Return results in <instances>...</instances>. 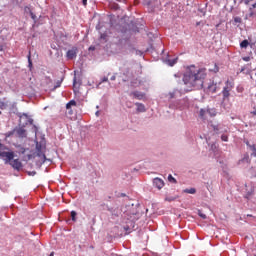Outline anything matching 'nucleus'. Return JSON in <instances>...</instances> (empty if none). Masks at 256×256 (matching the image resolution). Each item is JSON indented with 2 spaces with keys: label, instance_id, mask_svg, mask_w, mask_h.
Here are the masks:
<instances>
[{
  "label": "nucleus",
  "instance_id": "obj_1",
  "mask_svg": "<svg viewBox=\"0 0 256 256\" xmlns=\"http://www.w3.org/2000/svg\"><path fill=\"white\" fill-rule=\"evenodd\" d=\"M207 77V69L195 65L188 66L183 75V83L190 89H203V83Z\"/></svg>",
  "mask_w": 256,
  "mask_h": 256
},
{
  "label": "nucleus",
  "instance_id": "obj_2",
  "mask_svg": "<svg viewBox=\"0 0 256 256\" xmlns=\"http://www.w3.org/2000/svg\"><path fill=\"white\" fill-rule=\"evenodd\" d=\"M45 144L43 142H36V157L38 160L36 161L37 167H41L45 161H49L47 156H45Z\"/></svg>",
  "mask_w": 256,
  "mask_h": 256
},
{
  "label": "nucleus",
  "instance_id": "obj_3",
  "mask_svg": "<svg viewBox=\"0 0 256 256\" xmlns=\"http://www.w3.org/2000/svg\"><path fill=\"white\" fill-rule=\"evenodd\" d=\"M235 84L229 80L226 81L225 87L222 90V105L229 102V97H231V91H233Z\"/></svg>",
  "mask_w": 256,
  "mask_h": 256
},
{
  "label": "nucleus",
  "instance_id": "obj_4",
  "mask_svg": "<svg viewBox=\"0 0 256 256\" xmlns=\"http://www.w3.org/2000/svg\"><path fill=\"white\" fill-rule=\"evenodd\" d=\"M217 110L215 108H202L199 112L200 119H207L208 117H215Z\"/></svg>",
  "mask_w": 256,
  "mask_h": 256
},
{
  "label": "nucleus",
  "instance_id": "obj_5",
  "mask_svg": "<svg viewBox=\"0 0 256 256\" xmlns=\"http://www.w3.org/2000/svg\"><path fill=\"white\" fill-rule=\"evenodd\" d=\"M19 125L25 127L26 125H33V119L27 113H18Z\"/></svg>",
  "mask_w": 256,
  "mask_h": 256
},
{
  "label": "nucleus",
  "instance_id": "obj_6",
  "mask_svg": "<svg viewBox=\"0 0 256 256\" xmlns=\"http://www.w3.org/2000/svg\"><path fill=\"white\" fill-rule=\"evenodd\" d=\"M0 159H3L5 165H9L15 159V152H0Z\"/></svg>",
  "mask_w": 256,
  "mask_h": 256
},
{
  "label": "nucleus",
  "instance_id": "obj_7",
  "mask_svg": "<svg viewBox=\"0 0 256 256\" xmlns=\"http://www.w3.org/2000/svg\"><path fill=\"white\" fill-rule=\"evenodd\" d=\"M14 131H15V137H18L19 139L27 138V130H25V126L15 127Z\"/></svg>",
  "mask_w": 256,
  "mask_h": 256
},
{
  "label": "nucleus",
  "instance_id": "obj_8",
  "mask_svg": "<svg viewBox=\"0 0 256 256\" xmlns=\"http://www.w3.org/2000/svg\"><path fill=\"white\" fill-rule=\"evenodd\" d=\"M213 130L215 131V133L218 134H223V133H227V131H229V128L227 126H223L221 124L219 125H212Z\"/></svg>",
  "mask_w": 256,
  "mask_h": 256
},
{
  "label": "nucleus",
  "instance_id": "obj_9",
  "mask_svg": "<svg viewBox=\"0 0 256 256\" xmlns=\"http://www.w3.org/2000/svg\"><path fill=\"white\" fill-rule=\"evenodd\" d=\"M9 165H11V167H13L15 171H21V169H23V164L21 163V161H19V159L13 158Z\"/></svg>",
  "mask_w": 256,
  "mask_h": 256
},
{
  "label": "nucleus",
  "instance_id": "obj_10",
  "mask_svg": "<svg viewBox=\"0 0 256 256\" xmlns=\"http://www.w3.org/2000/svg\"><path fill=\"white\" fill-rule=\"evenodd\" d=\"M77 51V47H73L70 50H68L66 53L67 59H75L77 57Z\"/></svg>",
  "mask_w": 256,
  "mask_h": 256
},
{
  "label": "nucleus",
  "instance_id": "obj_11",
  "mask_svg": "<svg viewBox=\"0 0 256 256\" xmlns=\"http://www.w3.org/2000/svg\"><path fill=\"white\" fill-rule=\"evenodd\" d=\"M153 185L156 187V189H163V187H165V182L161 178H154Z\"/></svg>",
  "mask_w": 256,
  "mask_h": 256
},
{
  "label": "nucleus",
  "instance_id": "obj_12",
  "mask_svg": "<svg viewBox=\"0 0 256 256\" xmlns=\"http://www.w3.org/2000/svg\"><path fill=\"white\" fill-rule=\"evenodd\" d=\"M218 87H219V84H217V83H215V82H210V83L208 84L207 89H208V91H209L210 93H216Z\"/></svg>",
  "mask_w": 256,
  "mask_h": 256
},
{
  "label": "nucleus",
  "instance_id": "obj_13",
  "mask_svg": "<svg viewBox=\"0 0 256 256\" xmlns=\"http://www.w3.org/2000/svg\"><path fill=\"white\" fill-rule=\"evenodd\" d=\"M181 95V92L177 89H174L173 91L169 92L167 97L168 99H176V97H179Z\"/></svg>",
  "mask_w": 256,
  "mask_h": 256
},
{
  "label": "nucleus",
  "instance_id": "obj_14",
  "mask_svg": "<svg viewBox=\"0 0 256 256\" xmlns=\"http://www.w3.org/2000/svg\"><path fill=\"white\" fill-rule=\"evenodd\" d=\"M126 210H122L123 213H126V215H135V211H133L134 204H128Z\"/></svg>",
  "mask_w": 256,
  "mask_h": 256
},
{
  "label": "nucleus",
  "instance_id": "obj_15",
  "mask_svg": "<svg viewBox=\"0 0 256 256\" xmlns=\"http://www.w3.org/2000/svg\"><path fill=\"white\" fill-rule=\"evenodd\" d=\"M5 49H7V42L5 41V38L0 37V53L5 52Z\"/></svg>",
  "mask_w": 256,
  "mask_h": 256
},
{
  "label": "nucleus",
  "instance_id": "obj_16",
  "mask_svg": "<svg viewBox=\"0 0 256 256\" xmlns=\"http://www.w3.org/2000/svg\"><path fill=\"white\" fill-rule=\"evenodd\" d=\"M136 107H137V111L139 113H145L146 109H145V105L139 102L135 103Z\"/></svg>",
  "mask_w": 256,
  "mask_h": 256
},
{
  "label": "nucleus",
  "instance_id": "obj_17",
  "mask_svg": "<svg viewBox=\"0 0 256 256\" xmlns=\"http://www.w3.org/2000/svg\"><path fill=\"white\" fill-rule=\"evenodd\" d=\"M132 95L135 97V99H139L140 101L143 99V97H145V94L139 91L133 92Z\"/></svg>",
  "mask_w": 256,
  "mask_h": 256
},
{
  "label": "nucleus",
  "instance_id": "obj_18",
  "mask_svg": "<svg viewBox=\"0 0 256 256\" xmlns=\"http://www.w3.org/2000/svg\"><path fill=\"white\" fill-rule=\"evenodd\" d=\"M247 147H249L250 151H252V156L256 157V145L255 144H249V142L246 143Z\"/></svg>",
  "mask_w": 256,
  "mask_h": 256
},
{
  "label": "nucleus",
  "instance_id": "obj_19",
  "mask_svg": "<svg viewBox=\"0 0 256 256\" xmlns=\"http://www.w3.org/2000/svg\"><path fill=\"white\" fill-rule=\"evenodd\" d=\"M249 17H255L256 15V3L252 4V6L249 8Z\"/></svg>",
  "mask_w": 256,
  "mask_h": 256
},
{
  "label": "nucleus",
  "instance_id": "obj_20",
  "mask_svg": "<svg viewBox=\"0 0 256 256\" xmlns=\"http://www.w3.org/2000/svg\"><path fill=\"white\" fill-rule=\"evenodd\" d=\"M109 41V35L107 33L100 34V43H107Z\"/></svg>",
  "mask_w": 256,
  "mask_h": 256
},
{
  "label": "nucleus",
  "instance_id": "obj_21",
  "mask_svg": "<svg viewBox=\"0 0 256 256\" xmlns=\"http://www.w3.org/2000/svg\"><path fill=\"white\" fill-rule=\"evenodd\" d=\"M77 106V102L75 100H71L66 104V109H71V107H76Z\"/></svg>",
  "mask_w": 256,
  "mask_h": 256
},
{
  "label": "nucleus",
  "instance_id": "obj_22",
  "mask_svg": "<svg viewBox=\"0 0 256 256\" xmlns=\"http://www.w3.org/2000/svg\"><path fill=\"white\" fill-rule=\"evenodd\" d=\"M169 109H179V101L171 102L169 104Z\"/></svg>",
  "mask_w": 256,
  "mask_h": 256
},
{
  "label": "nucleus",
  "instance_id": "obj_23",
  "mask_svg": "<svg viewBox=\"0 0 256 256\" xmlns=\"http://www.w3.org/2000/svg\"><path fill=\"white\" fill-rule=\"evenodd\" d=\"M184 193H188L190 195H195V193H197V190L195 188H186L184 190Z\"/></svg>",
  "mask_w": 256,
  "mask_h": 256
},
{
  "label": "nucleus",
  "instance_id": "obj_24",
  "mask_svg": "<svg viewBox=\"0 0 256 256\" xmlns=\"http://www.w3.org/2000/svg\"><path fill=\"white\" fill-rule=\"evenodd\" d=\"M240 47H241V49H247V47H249V41L248 40H243L240 43Z\"/></svg>",
  "mask_w": 256,
  "mask_h": 256
},
{
  "label": "nucleus",
  "instance_id": "obj_25",
  "mask_svg": "<svg viewBox=\"0 0 256 256\" xmlns=\"http://www.w3.org/2000/svg\"><path fill=\"white\" fill-rule=\"evenodd\" d=\"M33 11L31 10V6H25L24 7V14L25 15H31Z\"/></svg>",
  "mask_w": 256,
  "mask_h": 256
},
{
  "label": "nucleus",
  "instance_id": "obj_26",
  "mask_svg": "<svg viewBox=\"0 0 256 256\" xmlns=\"http://www.w3.org/2000/svg\"><path fill=\"white\" fill-rule=\"evenodd\" d=\"M167 64L170 66V67H173V65H175L177 63V58H174V59H168L166 60Z\"/></svg>",
  "mask_w": 256,
  "mask_h": 256
},
{
  "label": "nucleus",
  "instance_id": "obj_27",
  "mask_svg": "<svg viewBox=\"0 0 256 256\" xmlns=\"http://www.w3.org/2000/svg\"><path fill=\"white\" fill-rule=\"evenodd\" d=\"M108 211L112 214V215H119V209H114V208H108Z\"/></svg>",
  "mask_w": 256,
  "mask_h": 256
},
{
  "label": "nucleus",
  "instance_id": "obj_28",
  "mask_svg": "<svg viewBox=\"0 0 256 256\" xmlns=\"http://www.w3.org/2000/svg\"><path fill=\"white\" fill-rule=\"evenodd\" d=\"M4 135L6 138L13 137L15 135V128L12 131L6 132Z\"/></svg>",
  "mask_w": 256,
  "mask_h": 256
},
{
  "label": "nucleus",
  "instance_id": "obj_29",
  "mask_svg": "<svg viewBox=\"0 0 256 256\" xmlns=\"http://www.w3.org/2000/svg\"><path fill=\"white\" fill-rule=\"evenodd\" d=\"M107 81H109V78H107V77L102 78V80L99 82V84H97L96 89H99L101 83H107Z\"/></svg>",
  "mask_w": 256,
  "mask_h": 256
},
{
  "label": "nucleus",
  "instance_id": "obj_30",
  "mask_svg": "<svg viewBox=\"0 0 256 256\" xmlns=\"http://www.w3.org/2000/svg\"><path fill=\"white\" fill-rule=\"evenodd\" d=\"M209 71H213V73H218L219 72V66H217V64H214L213 68H210Z\"/></svg>",
  "mask_w": 256,
  "mask_h": 256
},
{
  "label": "nucleus",
  "instance_id": "obj_31",
  "mask_svg": "<svg viewBox=\"0 0 256 256\" xmlns=\"http://www.w3.org/2000/svg\"><path fill=\"white\" fill-rule=\"evenodd\" d=\"M221 140L224 141L225 143H227V141H229V136H227V134L223 133L221 135Z\"/></svg>",
  "mask_w": 256,
  "mask_h": 256
},
{
  "label": "nucleus",
  "instance_id": "obj_32",
  "mask_svg": "<svg viewBox=\"0 0 256 256\" xmlns=\"http://www.w3.org/2000/svg\"><path fill=\"white\" fill-rule=\"evenodd\" d=\"M250 175H251V177H255L256 178V166L251 168Z\"/></svg>",
  "mask_w": 256,
  "mask_h": 256
},
{
  "label": "nucleus",
  "instance_id": "obj_33",
  "mask_svg": "<svg viewBox=\"0 0 256 256\" xmlns=\"http://www.w3.org/2000/svg\"><path fill=\"white\" fill-rule=\"evenodd\" d=\"M168 181H170V183H177V180L171 174L168 175Z\"/></svg>",
  "mask_w": 256,
  "mask_h": 256
},
{
  "label": "nucleus",
  "instance_id": "obj_34",
  "mask_svg": "<svg viewBox=\"0 0 256 256\" xmlns=\"http://www.w3.org/2000/svg\"><path fill=\"white\" fill-rule=\"evenodd\" d=\"M71 217H72V221H77V212H75L74 210L71 211Z\"/></svg>",
  "mask_w": 256,
  "mask_h": 256
},
{
  "label": "nucleus",
  "instance_id": "obj_35",
  "mask_svg": "<svg viewBox=\"0 0 256 256\" xmlns=\"http://www.w3.org/2000/svg\"><path fill=\"white\" fill-rule=\"evenodd\" d=\"M28 67L31 69L33 67V62H31V54L28 55Z\"/></svg>",
  "mask_w": 256,
  "mask_h": 256
},
{
  "label": "nucleus",
  "instance_id": "obj_36",
  "mask_svg": "<svg viewBox=\"0 0 256 256\" xmlns=\"http://www.w3.org/2000/svg\"><path fill=\"white\" fill-rule=\"evenodd\" d=\"M45 81H46V85L49 87V85H51V77H45Z\"/></svg>",
  "mask_w": 256,
  "mask_h": 256
},
{
  "label": "nucleus",
  "instance_id": "obj_37",
  "mask_svg": "<svg viewBox=\"0 0 256 256\" xmlns=\"http://www.w3.org/2000/svg\"><path fill=\"white\" fill-rule=\"evenodd\" d=\"M61 83H63V80H58L56 82V85L54 86V89H58V87H61Z\"/></svg>",
  "mask_w": 256,
  "mask_h": 256
},
{
  "label": "nucleus",
  "instance_id": "obj_38",
  "mask_svg": "<svg viewBox=\"0 0 256 256\" xmlns=\"http://www.w3.org/2000/svg\"><path fill=\"white\" fill-rule=\"evenodd\" d=\"M31 19L34 20V23H37V15H35L33 12L30 14Z\"/></svg>",
  "mask_w": 256,
  "mask_h": 256
},
{
  "label": "nucleus",
  "instance_id": "obj_39",
  "mask_svg": "<svg viewBox=\"0 0 256 256\" xmlns=\"http://www.w3.org/2000/svg\"><path fill=\"white\" fill-rule=\"evenodd\" d=\"M252 193H253V188H251V189L248 191V193L246 194V199H249V197H251Z\"/></svg>",
  "mask_w": 256,
  "mask_h": 256
},
{
  "label": "nucleus",
  "instance_id": "obj_40",
  "mask_svg": "<svg viewBox=\"0 0 256 256\" xmlns=\"http://www.w3.org/2000/svg\"><path fill=\"white\" fill-rule=\"evenodd\" d=\"M198 215L201 219H207V215L203 214L201 211L198 212Z\"/></svg>",
  "mask_w": 256,
  "mask_h": 256
},
{
  "label": "nucleus",
  "instance_id": "obj_41",
  "mask_svg": "<svg viewBox=\"0 0 256 256\" xmlns=\"http://www.w3.org/2000/svg\"><path fill=\"white\" fill-rule=\"evenodd\" d=\"M211 151H217V144L216 143H213L212 145H211Z\"/></svg>",
  "mask_w": 256,
  "mask_h": 256
},
{
  "label": "nucleus",
  "instance_id": "obj_42",
  "mask_svg": "<svg viewBox=\"0 0 256 256\" xmlns=\"http://www.w3.org/2000/svg\"><path fill=\"white\" fill-rule=\"evenodd\" d=\"M234 22L235 23H241V17H235Z\"/></svg>",
  "mask_w": 256,
  "mask_h": 256
},
{
  "label": "nucleus",
  "instance_id": "obj_43",
  "mask_svg": "<svg viewBox=\"0 0 256 256\" xmlns=\"http://www.w3.org/2000/svg\"><path fill=\"white\" fill-rule=\"evenodd\" d=\"M243 61H246V62L251 61V57H249V56L244 57V58H243Z\"/></svg>",
  "mask_w": 256,
  "mask_h": 256
},
{
  "label": "nucleus",
  "instance_id": "obj_44",
  "mask_svg": "<svg viewBox=\"0 0 256 256\" xmlns=\"http://www.w3.org/2000/svg\"><path fill=\"white\" fill-rule=\"evenodd\" d=\"M5 149V145H3L2 143H0V151H3Z\"/></svg>",
  "mask_w": 256,
  "mask_h": 256
},
{
  "label": "nucleus",
  "instance_id": "obj_45",
  "mask_svg": "<svg viewBox=\"0 0 256 256\" xmlns=\"http://www.w3.org/2000/svg\"><path fill=\"white\" fill-rule=\"evenodd\" d=\"M166 201H175V198H173V197H168V198H166Z\"/></svg>",
  "mask_w": 256,
  "mask_h": 256
},
{
  "label": "nucleus",
  "instance_id": "obj_46",
  "mask_svg": "<svg viewBox=\"0 0 256 256\" xmlns=\"http://www.w3.org/2000/svg\"><path fill=\"white\" fill-rule=\"evenodd\" d=\"M115 79H117V77L115 75L111 76L110 81H115Z\"/></svg>",
  "mask_w": 256,
  "mask_h": 256
},
{
  "label": "nucleus",
  "instance_id": "obj_47",
  "mask_svg": "<svg viewBox=\"0 0 256 256\" xmlns=\"http://www.w3.org/2000/svg\"><path fill=\"white\" fill-rule=\"evenodd\" d=\"M84 7H87V0H82Z\"/></svg>",
  "mask_w": 256,
  "mask_h": 256
},
{
  "label": "nucleus",
  "instance_id": "obj_48",
  "mask_svg": "<svg viewBox=\"0 0 256 256\" xmlns=\"http://www.w3.org/2000/svg\"><path fill=\"white\" fill-rule=\"evenodd\" d=\"M174 77H181V73L174 74Z\"/></svg>",
  "mask_w": 256,
  "mask_h": 256
},
{
  "label": "nucleus",
  "instance_id": "obj_49",
  "mask_svg": "<svg viewBox=\"0 0 256 256\" xmlns=\"http://www.w3.org/2000/svg\"><path fill=\"white\" fill-rule=\"evenodd\" d=\"M251 0H245V5H249Z\"/></svg>",
  "mask_w": 256,
  "mask_h": 256
},
{
  "label": "nucleus",
  "instance_id": "obj_50",
  "mask_svg": "<svg viewBox=\"0 0 256 256\" xmlns=\"http://www.w3.org/2000/svg\"><path fill=\"white\" fill-rule=\"evenodd\" d=\"M95 115L96 117H99V111H96Z\"/></svg>",
  "mask_w": 256,
  "mask_h": 256
},
{
  "label": "nucleus",
  "instance_id": "obj_51",
  "mask_svg": "<svg viewBox=\"0 0 256 256\" xmlns=\"http://www.w3.org/2000/svg\"><path fill=\"white\" fill-rule=\"evenodd\" d=\"M54 255H55V253L51 252L49 256H54Z\"/></svg>",
  "mask_w": 256,
  "mask_h": 256
},
{
  "label": "nucleus",
  "instance_id": "obj_52",
  "mask_svg": "<svg viewBox=\"0 0 256 256\" xmlns=\"http://www.w3.org/2000/svg\"><path fill=\"white\" fill-rule=\"evenodd\" d=\"M29 175H35V172H31V173H29Z\"/></svg>",
  "mask_w": 256,
  "mask_h": 256
},
{
  "label": "nucleus",
  "instance_id": "obj_53",
  "mask_svg": "<svg viewBox=\"0 0 256 256\" xmlns=\"http://www.w3.org/2000/svg\"><path fill=\"white\" fill-rule=\"evenodd\" d=\"M252 113H253V115H256V110H255V111H253Z\"/></svg>",
  "mask_w": 256,
  "mask_h": 256
},
{
  "label": "nucleus",
  "instance_id": "obj_54",
  "mask_svg": "<svg viewBox=\"0 0 256 256\" xmlns=\"http://www.w3.org/2000/svg\"><path fill=\"white\" fill-rule=\"evenodd\" d=\"M121 197H125V194H124V193H122V194H121Z\"/></svg>",
  "mask_w": 256,
  "mask_h": 256
},
{
  "label": "nucleus",
  "instance_id": "obj_55",
  "mask_svg": "<svg viewBox=\"0 0 256 256\" xmlns=\"http://www.w3.org/2000/svg\"><path fill=\"white\" fill-rule=\"evenodd\" d=\"M96 29H99V26H96Z\"/></svg>",
  "mask_w": 256,
  "mask_h": 256
},
{
  "label": "nucleus",
  "instance_id": "obj_56",
  "mask_svg": "<svg viewBox=\"0 0 256 256\" xmlns=\"http://www.w3.org/2000/svg\"><path fill=\"white\" fill-rule=\"evenodd\" d=\"M91 50H93V47H90Z\"/></svg>",
  "mask_w": 256,
  "mask_h": 256
},
{
  "label": "nucleus",
  "instance_id": "obj_57",
  "mask_svg": "<svg viewBox=\"0 0 256 256\" xmlns=\"http://www.w3.org/2000/svg\"><path fill=\"white\" fill-rule=\"evenodd\" d=\"M22 153H25V150H23Z\"/></svg>",
  "mask_w": 256,
  "mask_h": 256
},
{
  "label": "nucleus",
  "instance_id": "obj_58",
  "mask_svg": "<svg viewBox=\"0 0 256 256\" xmlns=\"http://www.w3.org/2000/svg\"><path fill=\"white\" fill-rule=\"evenodd\" d=\"M74 83H75V78H74Z\"/></svg>",
  "mask_w": 256,
  "mask_h": 256
}]
</instances>
